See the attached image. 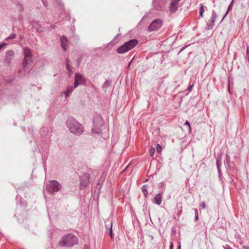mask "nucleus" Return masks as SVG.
Segmentation results:
<instances>
[{"label": "nucleus", "mask_w": 249, "mask_h": 249, "mask_svg": "<svg viewBox=\"0 0 249 249\" xmlns=\"http://www.w3.org/2000/svg\"><path fill=\"white\" fill-rule=\"evenodd\" d=\"M46 131H48L47 128H45V127L41 128V129H40V133H41V135H43V134H42L43 132H45Z\"/></svg>", "instance_id": "29"}, {"label": "nucleus", "mask_w": 249, "mask_h": 249, "mask_svg": "<svg viewBox=\"0 0 249 249\" xmlns=\"http://www.w3.org/2000/svg\"><path fill=\"white\" fill-rule=\"evenodd\" d=\"M131 62H132V61H131L129 64H128V67H130V64H131Z\"/></svg>", "instance_id": "42"}, {"label": "nucleus", "mask_w": 249, "mask_h": 249, "mask_svg": "<svg viewBox=\"0 0 249 249\" xmlns=\"http://www.w3.org/2000/svg\"><path fill=\"white\" fill-rule=\"evenodd\" d=\"M103 120L100 116L94 118L93 121V127L91 130L92 133L99 134L102 133L105 126Z\"/></svg>", "instance_id": "3"}, {"label": "nucleus", "mask_w": 249, "mask_h": 249, "mask_svg": "<svg viewBox=\"0 0 249 249\" xmlns=\"http://www.w3.org/2000/svg\"><path fill=\"white\" fill-rule=\"evenodd\" d=\"M66 124L70 132L74 135L80 136L84 132L83 126L73 117H69L66 121Z\"/></svg>", "instance_id": "1"}, {"label": "nucleus", "mask_w": 249, "mask_h": 249, "mask_svg": "<svg viewBox=\"0 0 249 249\" xmlns=\"http://www.w3.org/2000/svg\"><path fill=\"white\" fill-rule=\"evenodd\" d=\"M73 89H74L72 86H68L66 90L62 93L65 95L66 97H68L70 96Z\"/></svg>", "instance_id": "16"}, {"label": "nucleus", "mask_w": 249, "mask_h": 249, "mask_svg": "<svg viewBox=\"0 0 249 249\" xmlns=\"http://www.w3.org/2000/svg\"><path fill=\"white\" fill-rule=\"evenodd\" d=\"M80 63V59H78V65H79Z\"/></svg>", "instance_id": "41"}, {"label": "nucleus", "mask_w": 249, "mask_h": 249, "mask_svg": "<svg viewBox=\"0 0 249 249\" xmlns=\"http://www.w3.org/2000/svg\"><path fill=\"white\" fill-rule=\"evenodd\" d=\"M217 17V15L215 13V11L213 10L211 18L207 22V27L208 29H212L213 27L214 22Z\"/></svg>", "instance_id": "9"}, {"label": "nucleus", "mask_w": 249, "mask_h": 249, "mask_svg": "<svg viewBox=\"0 0 249 249\" xmlns=\"http://www.w3.org/2000/svg\"><path fill=\"white\" fill-rule=\"evenodd\" d=\"M156 150L158 153H160L162 150L161 146L160 144H158L156 147Z\"/></svg>", "instance_id": "25"}, {"label": "nucleus", "mask_w": 249, "mask_h": 249, "mask_svg": "<svg viewBox=\"0 0 249 249\" xmlns=\"http://www.w3.org/2000/svg\"><path fill=\"white\" fill-rule=\"evenodd\" d=\"M24 57L23 61V68L25 71L29 69V66L32 61V54L31 50L28 47L23 49Z\"/></svg>", "instance_id": "6"}, {"label": "nucleus", "mask_w": 249, "mask_h": 249, "mask_svg": "<svg viewBox=\"0 0 249 249\" xmlns=\"http://www.w3.org/2000/svg\"><path fill=\"white\" fill-rule=\"evenodd\" d=\"M242 249H249V246H243Z\"/></svg>", "instance_id": "39"}, {"label": "nucleus", "mask_w": 249, "mask_h": 249, "mask_svg": "<svg viewBox=\"0 0 249 249\" xmlns=\"http://www.w3.org/2000/svg\"><path fill=\"white\" fill-rule=\"evenodd\" d=\"M75 80H76L81 85H85L86 83V80L83 76L79 73H76L75 74Z\"/></svg>", "instance_id": "12"}, {"label": "nucleus", "mask_w": 249, "mask_h": 249, "mask_svg": "<svg viewBox=\"0 0 249 249\" xmlns=\"http://www.w3.org/2000/svg\"><path fill=\"white\" fill-rule=\"evenodd\" d=\"M41 0L42 1V3H43V5H44V6L47 7V4L46 0Z\"/></svg>", "instance_id": "34"}, {"label": "nucleus", "mask_w": 249, "mask_h": 249, "mask_svg": "<svg viewBox=\"0 0 249 249\" xmlns=\"http://www.w3.org/2000/svg\"><path fill=\"white\" fill-rule=\"evenodd\" d=\"M150 155L151 157H153L155 152V149L154 147H151L149 150Z\"/></svg>", "instance_id": "23"}, {"label": "nucleus", "mask_w": 249, "mask_h": 249, "mask_svg": "<svg viewBox=\"0 0 249 249\" xmlns=\"http://www.w3.org/2000/svg\"><path fill=\"white\" fill-rule=\"evenodd\" d=\"M194 87V85H190L187 89V90L189 91V92H190L191 90H192V88Z\"/></svg>", "instance_id": "31"}, {"label": "nucleus", "mask_w": 249, "mask_h": 249, "mask_svg": "<svg viewBox=\"0 0 249 249\" xmlns=\"http://www.w3.org/2000/svg\"><path fill=\"white\" fill-rule=\"evenodd\" d=\"M178 249H180V245H178Z\"/></svg>", "instance_id": "43"}, {"label": "nucleus", "mask_w": 249, "mask_h": 249, "mask_svg": "<svg viewBox=\"0 0 249 249\" xmlns=\"http://www.w3.org/2000/svg\"><path fill=\"white\" fill-rule=\"evenodd\" d=\"M162 196L160 193H158L154 198L153 203L160 205L162 201Z\"/></svg>", "instance_id": "15"}, {"label": "nucleus", "mask_w": 249, "mask_h": 249, "mask_svg": "<svg viewBox=\"0 0 249 249\" xmlns=\"http://www.w3.org/2000/svg\"><path fill=\"white\" fill-rule=\"evenodd\" d=\"M66 68L69 72L71 71V68L70 64V61L68 60L66 61Z\"/></svg>", "instance_id": "24"}, {"label": "nucleus", "mask_w": 249, "mask_h": 249, "mask_svg": "<svg viewBox=\"0 0 249 249\" xmlns=\"http://www.w3.org/2000/svg\"><path fill=\"white\" fill-rule=\"evenodd\" d=\"M84 249H89L87 246H86L84 248Z\"/></svg>", "instance_id": "44"}, {"label": "nucleus", "mask_w": 249, "mask_h": 249, "mask_svg": "<svg viewBox=\"0 0 249 249\" xmlns=\"http://www.w3.org/2000/svg\"><path fill=\"white\" fill-rule=\"evenodd\" d=\"M169 249H173V243H170Z\"/></svg>", "instance_id": "37"}, {"label": "nucleus", "mask_w": 249, "mask_h": 249, "mask_svg": "<svg viewBox=\"0 0 249 249\" xmlns=\"http://www.w3.org/2000/svg\"><path fill=\"white\" fill-rule=\"evenodd\" d=\"M110 82L108 80H106L102 85V88L105 89V91H106L107 90V89L108 88V87L110 85Z\"/></svg>", "instance_id": "20"}, {"label": "nucleus", "mask_w": 249, "mask_h": 249, "mask_svg": "<svg viewBox=\"0 0 249 249\" xmlns=\"http://www.w3.org/2000/svg\"><path fill=\"white\" fill-rule=\"evenodd\" d=\"M233 0H232V1L231 2V3H230V4L229 5L228 7V9H227V11L225 14V15H224V17L223 18L222 20H223L224 19V18H225V17L227 16V15L228 14V13L229 12V11L230 10H231L232 8V2H233Z\"/></svg>", "instance_id": "21"}, {"label": "nucleus", "mask_w": 249, "mask_h": 249, "mask_svg": "<svg viewBox=\"0 0 249 249\" xmlns=\"http://www.w3.org/2000/svg\"><path fill=\"white\" fill-rule=\"evenodd\" d=\"M178 2L176 0H172L170 5V11L171 13H175L178 9Z\"/></svg>", "instance_id": "13"}, {"label": "nucleus", "mask_w": 249, "mask_h": 249, "mask_svg": "<svg viewBox=\"0 0 249 249\" xmlns=\"http://www.w3.org/2000/svg\"><path fill=\"white\" fill-rule=\"evenodd\" d=\"M157 2V0H153V4H155Z\"/></svg>", "instance_id": "40"}, {"label": "nucleus", "mask_w": 249, "mask_h": 249, "mask_svg": "<svg viewBox=\"0 0 249 249\" xmlns=\"http://www.w3.org/2000/svg\"><path fill=\"white\" fill-rule=\"evenodd\" d=\"M109 235L111 238L113 237V233H112V229L109 230Z\"/></svg>", "instance_id": "35"}, {"label": "nucleus", "mask_w": 249, "mask_h": 249, "mask_svg": "<svg viewBox=\"0 0 249 249\" xmlns=\"http://www.w3.org/2000/svg\"><path fill=\"white\" fill-rule=\"evenodd\" d=\"M207 9V8L206 6H204L203 4H201L200 5L199 16L200 17H203L204 10Z\"/></svg>", "instance_id": "19"}, {"label": "nucleus", "mask_w": 249, "mask_h": 249, "mask_svg": "<svg viewBox=\"0 0 249 249\" xmlns=\"http://www.w3.org/2000/svg\"><path fill=\"white\" fill-rule=\"evenodd\" d=\"M194 210L195 211V215L196 214H198L197 210L196 209H194Z\"/></svg>", "instance_id": "38"}, {"label": "nucleus", "mask_w": 249, "mask_h": 249, "mask_svg": "<svg viewBox=\"0 0 249 249\" xmlns=\"http://www.w3.org/2000/svg\"><path fill=\"white\" fill-rule=\"evenodd\" d=\"M184 124L186 125H187L188 126V128H189V130H191V128L190 124L189 122L188 121H186Z\"/></svg>", "instance_id": "28"}, {"label": "nucleus", "mask_w": 249, "mask_h": 249, "mask_svg": "<svg viewBox=\"0 0 249 249\" xmlns=\"http://www.w3.org/2000/svg\"><path fill=\"white\" fill-rule=\"evenodd\" d=\"M222 154H218L217 155L216 159V167L218 170V176L220 178L222 177V173L220 169V167L222 164Z\"/></svg>", "instance_id": "10"}, {"label": "nucleus", "mask_w": 249, "mask_h": 249, "mask_svg": "<svg viewBox=\"0 0 249 249\" xmlns=\"http://www.w3.org/2000/svg\"><path fill=\"white\" fill-rule=\"evenodd\" d=\"M77 243V238L71 234L64 236L59 245L61 247H71Z\"/></svg>", "instance_id": "2"}, {"label": "nucleus", "mask_w": 249, "mask_h": 249, "mask_svg": "<svg viewBox=\"0 0 249 249\" xmlns=\"http://www.w3.org/2000/svg\"><path fill=\"white\" fill-rule=\"evenodd\" d=\"M105 226L107 230H109L112 229V222L109 218L106 219L105 221Z\"/></svg>", "instance_id": "17"}, {"label": "nucleus", "mask_w": 249, "mask_h": 249, "mask_svg": "<svg viewBox=\"0 0 249 249\" xmlns=\"http://www.w3.org/2000/svg\"><path fill=\"white\" fill-rule=\"evenodd\" d=\"M14 55V52L12 50H9L6 52L5 61L9 65H10Z\"/></svg>", "instance_id": "11"}, {"label": "nucleus", "mask_w": 249, "mask_h": 249, "mask_svg": "<svg viewBox=\"0 0 249 249\" xmlns=\"http://www.w3.org/2000/svg\"><path fill=\"white\" fill-rule=\"evenodd\" d=\"M247 53H249V49H248V48H247Z\"/></svg>", "instance_id": "45"}, {"label": "nucleus", "mask_w": 249, "mask_h": 249, "mask_svg": "<svg viewBox=\"0 0 249 249\" xmlns=\"http://www.w3.org/2000/svg\"><path fill=\"white\" fill-rule=\"evenodd\" d=\"M68 40L67 37L65 36H62L60 38V42L62 48L64 51L67 49V42Z\"/></svg>", "instance_id": "14"}, {"label": "nucleus", "mask_w": 249, "mask_h": 249, "mask_svg": "<svg viewBox=\"0 0 249 249\" xmlns=\"http://www.w3.org/2000/svg\"><path fill=\"white\" fill-rule=\"evenodd\" d=\"M89 178L90 175L87 173H83L80 177V188L81 190H83L87 187L89 183Z\"/></svg>", "instance_id": "7"}, {"label": "nucleus", "mask_w": 249, "mask_h": 249, "mask_svg": "<svg viewBox=\"0 0 249 249\" xmlns=\"http://www.w3.org/2000/svg\"><path fill=\"white\" fill-rule=\"evenodd\" d=\"M6 45L5 43H2L0 44V51H1V49L5 46Z\"/></svg>", "instance_id": "33"}, {"label": "nucleus", "mask_w": 249, "mask_h": 249, "mask_svg": "<svg viewBox=\"0 0 249 249\" xmlns=\"http://www.w3.org/2000/svg\"><path fill=\"white\" fill-rule=\"evenodd\" d=\"M137 43L138 41L135 39L130 40L119 47L117 49V52L119 54H123L133 49Z\"/></svg>", "instance_id": "4"}, {"label": "nucleus", "mask_w": 249, "mask_h": 249, "mask_svg": "<svg viewBox=\"0 0 249 249\" xmlns=\"http://www.w3.org/2000/svg\"><path fill=\"white\" fill-rule=\"evenodd\" d=\"M224 249H233L229 245H226L223 246Z\"/></svg>", "instance_id": "30"}, {"label": "nucleus", "mask_w": 249, "mask_h": 249, "mask_svg": "<svg viewBox=\"0 0 249 249\" xmlns=\"http://www.w3.org/2000/svg\"><path fill=\"white\" fill-rule=\"evenodd\" d=\"M46 188L49 193L53 194L55 192H58L62 188V186L61 184L57 181L53 180L47 182Z\"/></svg>", "instance_id": "5"}, {"label": "nucleus", "mask_w": 249, "mask_h": 249, "mask_svg": "<svg viewBox=\"0 0 249 249\" xmlns=\"http://www.w3.org/2000/svg\"><path fill=\"white\" fill-rule=\"evenodd\" d=\"M201 207H202V209H204L206 208V205H205V203L204 202H202L201 203Z\"/></svg>", "instance_id": "32"}, {"label": "nucleus", "mask_w": 249, "mask_h": 249, "mask_svg": "<svg viewBox=\"0 0 249 249\" xmlns=\"http://www.w3.org/2000/svg\"><path fill=\"white\" fill-rule=\"evenodd\" d=\"M16 35L15 34H11L9 35V36L7 38H6V40H7L9 39H14L16 37Z\"/></svg>", "instance_id": "26"}, {"label": "nucleus", "mask_w": 249, "mask_h": 249, "mask_svg": "<svg viewBox=\"0 0 249 249\" xmlns=\"http://www.w3.org/2000/svg\"><path fill=\"white\" fill-rule=\"evenodd\" d=\"M162 21L160 19L154 20L147 28L149 32H153L158 30L162 25Z\"/></svg>", "instance_id": "8"}, {"label": "nucleus", "mask_w": 249, "mask_h": 249, "mask_svg": "<svg viewBox=\"0 0 249 249\" xmlns=\"http://www.w3.org/2000/svg\"><path fill=\"white\" fill-rule=\"evenodd\" d=\"M198 214H196L195 215V221H196L198 220Z\"/></svg>", "instance_id": "36"}, {"label": "nucleus", "mask_w": 249, "mask_h": 249, "mask_svg": "<svg viewBox=\"0 0 249 249\" xmlns=\"http://www.w3.org/2000/svg\"><path fill=\"white\" fill-rule=\"evenodd\" d=\"M79 85H81L80 83L79 82H78L76 80L74 79V87H73V89H76Z\"/></svg>", "instance_id": "27"}, {"label": "nucleus", "mask_w": 249, "mask_h": 249, "mask_svg": "<svg viewBox=\"0 0 249 249\" xmlns=\"http://www.w3.org/2000/svg\"><path fill=\"white\" fill-rule=\"evenodd\" d=\"M224 163L225 164H226L227 165H228V166H230V157L228 154H227L226 155V159H225V160L224 161Z\"/></svg>", "instance_id": "22"}, {"label": "nucleus", "mask_w": 249, "mask_h": 249, "mask_svg": "<svg viewBox=\"0 0 249 249\" xmlns=\"http://www.w3.org/2000/svg\"><path fill=\"white\" fill-rule=\"evenodd\" d=\"M142 191L145 197H147L148 195L147 185H144L142 187Z\"/></svg>", "instance_id": "18"}]
</instances>
